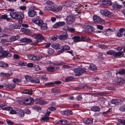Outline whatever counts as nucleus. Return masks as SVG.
<instances>
[{"label": "nucleus", "mask_w": 125, "mask_h": 125, "mask_svg": "<svg viewBox=\"0 0 125 125\" xmlns=\"http://www.w3.org/2000/svg\"><path fill=\"white\" fill-rule=\"evenodd\" d=\"M73 71L75 73V75L76 76H79L82 73H84L86 72L85 70L84 69L81 68H75Z\"/></svg>", "instance_id": "1"}, {"label": "nucleus", "mask_w": 125, "mask_h": 125, "mask_svg": "<svg viewBox=\"0 0 125 125\" xmlns=\"http://www.w3.org/2000/svg\"><path fill=\"white\" fill-rule=\"evenodd\" d=\"M25 78L28 81H30L32 83H40L39 79L38 78H36L32 79V78L31 77L29 76H25Z\"/></svg>", "instance_id": "2"}, {"label": "nucleus", "mask_w": 125, "mask_h": 125, "mask_svg": "<svg viewBox=\"0 0 125 125\" xmlns=\"http://www.w3.org/2000/svg\"><path fill=\"white\" fill-rule=\"evenodd\" d=\"M36 37L37 39L36 40V41L32 44L33 45H36L39 42H40L42 40L44 39L43 37L42 36V35L40 34H37L36 36Z\"/></svg>", "instance_id": "3"}, {"label": "nucleus", "mask_w": 125, "mask_h": 125, "mask_svg": "<svg viewBox=\"0 0 125 125\" xmlns=\"http://www.w3.org/2000/svg\"><path fill=\"white\" fill-rule=\"evenodd\" d=\"M113 84L118 85H121L125 83V80L121 78H118L117 80H114L113 81Z\"/></svg>", "instance_id": "4"}, {"label": "nucleus", "mask_w": 125, "mask_h": 125, "mask_svg": "<svg viewBox=\"0 0 125 125\" xmlns=\"http://www.w3.org/2000/svg\"><path fill=\"white\" fill-rule=\"evenodd\" d=\"M31 22L39 26H41L44 23L42 20L35 18H33Z\"/></svg>", "instance_id": "5"}, {"label": "nucleus", "mask_w": 125, "mask_h": 125, "mask_svg": "<svg viewBox=\"0 0 125 125\" xmlns=\"http://www.w3.org/2000/svg\"><path fill=\"white\" fill-rule=\"evenodd\" d=\"M93 19L94 22L96 23H104V21L99 16L94 15L93 17Z\"/></svg>", "instance_id": "6"}, {"label": "nucleus", "mask_w": 125, "mask_h": 125, "mask_svg": "<svg viewBox=\"0 0 125 125\" xmlns=\"http://www.w3.org/2000/svg\"><path fill=\"white\" fill-rule=\"evenodd\" d=\"M65 20L67 23L69 24H70L74 22V21L73 17L71 15L68 16Z\"/></svg>", "instance_id": "7"}, {"label": "nucleus", "mask_w": 125, "mask_h": 125, "mask_svg": "<svg viewBox=\"0 0 125 125\" xmlns=\"http://www.w3.org/2000/svg\"><path fill=\"white\" fill-rule=\"evenodd\" d=\"M100 12L102 15L105 16H108L111 14V13L109 11L105 9L101 10Z\"/></svg>", "instance_id": "8"}, {"label": "nucleus", "mask_w": 125, "mask_h": 125, "mask_svg": "<svg viewBox=\"0 0 125 125\" xmlns=\"http://www.w3.org/2000/svg\"><path fill=\"white\" fill-rule=\"evenodd\" d=\"M1 53V54H0V57H10L11 56V54L5 51L3 52L2 51Z\"/></svg>", "instance_id": "9"}, {"label": "nucleus", "mask_w": 125, "mask_h": 125, "mask_svg": "<svg viewBox=\"0 0 125 125\" xmlns=\"http://www.w3.org/2000/svg\"><path fill=\"white\" fill-rule=\"evenodd\" d=\"M72 39L73 40V41L77 42L83 41V39L84 38L82 36L80 37L78 36H75L73 37Z\"/></svg>", "instance_id": "10"}, {"label": "nucleus", "mask_w": 125, "mask_h": 125, "mask_svg": "<svg viewBox=\"0 0 125 125\" xmlns=\"http://www.w3.org/2000/svg\"><path fill=\"white\" fill-rule=\"evenodd\" d=\"M61 114L63 115H69L72 114V112L70 110H66L61 111Z\"/></svg>", "instance_id": "11"}, {"label": "nucleus", "mask_w": 125, "mask_h": 125, "mask_svg": "<svg viewBox=\"0 0 125 125\" xmlns=\"http://www.w3.org/2000/svg\"><path fill=\"white\" fill-rule=\"evenodd\" d=\"M68 34L67 32H64L62 34L59 36V38L60 40H65L67 39L68 36Z\"/></svg>", "instance_id": "12"}, {"label": "nucleus", "mask_w": 125, "mask_h": 125, "mask_svg": "<svg viewBox=\"0 0 125 125\" xmlns=\"http://www.w3.org/2000/svg\"><path fill=\"white\" fill-rule=\"evenodd\" d=\"M93 119L91 118H87L84 119L83 122L85 124H89L92 123L93 122Z\"/></svg>", "instance_id": "13"}, {"label": "nucleus", "mask_w": 125, "mask_h": 125, "mask_svg": "<svg viewBox=\"0 0 125 125\" xmlns=\"http://www.w3.org/2000/svg\"><path fill=\"white\" fill-rule=\"evenodd\" d=\"M121 100L119 99H112L111 101V103L113 104L117 105L122 102Z\"/></svg>", "instance_id": "14"}, {"label": "nucleus", "mask_w": 125, "mask_h": 125, "mask_svg": "<svg viewBox=\"0 0 125 125\" xmlns=\"http://www.w3.org/2000/svg\"><path fill=\"white\" fill-rule=\"evenodd\" d=\"M62 7L61 6H58L53 7V11L55 12H59L62 10Z\"/></svg>", "instance_id": "15"}, {"label": "nucleus", "mask_w": 125, "mask_h": 125, "mask_svg": "<svg viewBox=\"0 0 125 125\" xmlns=\"http://www.w3.org/2000/svg\"><path fill=\"white\" fill-rule=\"evenodd\" d=\"M125 31V29H124L120 28L117 33V36L118 37H121L123 34V32Z\"/></svg>", "instance_id": "16"}, {"label": "nucleus", "mask_w": 125, "mask_h": 125, "mask_svg": "<svg viewBox=\"0 0 125 125\" xmlns=\"http://www.w3.org/2000/svg\"><path fill=\"white\" fill-rule=\"evenodd\" d=\"M21 25H18L14 23L13 24H11L9 26L10 28L12 29H19L20 28Z\"/></svg>", "instance_id": "17"}, {"label": "nucleus", "mask_w": 125, "mask_h": 125, "mask_svg": "<svg viewBox=\"0 0 125 125\" xmlns=\"http://www.w3.org/2000/svg\"><path fill=\"white\" fill-rule=\"evenodd\" d=\"M20 41L23 42H32L31 39L26 38H23L21 39H20Z\"/></svg>", "instance_id": "18"}, {"label": "nucleus", "mask_w": 125, "mask_h": 125, "mask_svg": "<svg viewBox=\"0 0 125 125\" xmlns=\"http://www.w3.org/2000/svg\"><path fill=\"white\" fill-rule=\"evenodd\" d=\"M65 23L64 21H59L56 23L54 25V27H58L65 25Z\"/></svg>", "instance_id": "19"}, {"label": "nucleus", "mask_w": 125, "mask_h": 125, "mask_svg": "<svg viewBox=\"0 0 125 125\" xmlns=\"http://www.w3.org/2000/svg\"><path fill=\"white\" fill-rule=\"evenodd\" d=\"M94 29V27L88 26L85 27V30L86 31L89 32H91L93 31Z\"/></svg>", "instance_id": "20"}, {"label": "nucleus", "mask_w": 125, "mask_h": 125, "mask_svg": "<svg viewBox=\"0 0 125 125\" xmlns=\"http://www.w3.org/2000/svg\"><path fill=\"white\" fill-rule=\"evenodd\" d=\"M36 12L34 10H31L29 11L28 12V14L29 16L33 17L35 15Z\"/></svg>", "instance_id": "21"}, {"label": "nucleus", "mask_w": 125, "mask_h": 125, "mask_svg": "<svg viewBox=\"0 0 125 125\" xmlns=\"http://www.w3.org/2000/svg\"><path fill=\"white\" fill-rule=\"evenodd\" d=\"M12 73L11 71H9L8 72L6 73H1V75L4 76L8 77L12 75Z\"/></svg>", "instance_id": "22"}, {"label": "nucleus", "mask_w": 125, "mask_h": 125, "mask_svg": "<svg viewBox=\"0 0 125 125\" xmlns=\"http://www.w3.org/2000/svg\"><path fill=\"white\" fill-rule=\"evenodd\" d=\"M51 46L54 49H58L61 48V46L58 44L54 43L51 45Z\"/></svg>", "instance_id": "23"}, {"label": "nucleus", "mask_w": 125, "mask_h": 125, "mask_svg": "<svg viewBox=\"0 0 125 125\" xmlns=\"http://www.w3.org/2000/svg\"><path fill=\"white\" fill-rule=\"evenodd\" d=\"M97 67L95 65L91 64L90 65V70L92 71H96Z\"/></svg>", "instance_id": "24"}, {"label": "nucleus", "mask_w": 125, "mask_h": 125, "mask_svg": "<svg viewBox=\"0 0 125 125\" xmlns=\"http://www.w3.org/2000/svg\"><path fill=\"white\" fill-rule=\"evenodd\" d=\"M52 91L53 93L55 94H58L60 92V89L58 87H56L53 89H52Z\"/></svg>", "instance_id": "25"}, {"label": "nucleus", "mask_w": 125, "mask_h": 125, "mask_svg": "<svg viewBox=\"0 0 125 125\" xmlns=\"http://www.w3.org/2000/svg\"><path fill=\"white\" fill-rule=\"evenodd\" d=\"M18 12H11L10 13V15L11 17L14 19H16L17 18Z\"/></svg>", "instance_id": "26"}, {"label": "nucleus", "mask_w": 125, "mask_h": 125, "mask_svg": "<svg viewBox=\"0 0 125 125\" xmlns=\"http://www.w3.org/2000/svg\"><path fill=\"white\" fill-rule=\"evenodd\" d=\"M24 17V15L23 13L21 12H18L17 19H22Z\"/></svg>", "instance_id": "27"}, {"label": "nucleus", "mask_w": 125, "mask_h": 125, "mask_svg": "<svg viewBox=\"0 0 125 125\" xmlns=\"http://www.w3.org/2000/svg\"><path fill=\"white\" fill-rule=\"evenodd\" d=\"M114 10H118L122 8L121 5L118 4H115L113 6Z\"/></svg>", "instance_id": "28"}, {"label": "nucleus", "mask_w": 125, "mask_h": 125, "mask_svg": "<svg viewBox=\"0 0 125 125\" xmlns=\"http://www.w3.org/2000/svg\"><path fill=\"white\" fill-rule=\"evenodd\" d=\"M2 44L3 45H8L10 44L9 43V42L7 40V39H2L0 41Z\"/></svg>", "instance_id": "29"}, {"label": "nucleus", "mask_w": 125, "mask_h": 125, "mask_svg": "<svg viewBox=\"0 0 125 125\" xmlns=\"http://www.w3.org/2000/svg\"><path fill=\"white\" fill-rule=\"evenodd\" d=\"M24 93L26 94H28L29 95H31L32 93V91L31 89L25 90L23 91Z\"/></svg>", "instance_id": "30"}, {"label": "nucleus", "mask_w": 125, "mask_h": 125, "mask_svg": "<svg viewBox=\"0 0 125 125\" xmlns=\"http://www.w3.org/2000/svg\"><path fill=\"white\" fill-rule=\"evenodd\" d=\"M19 37L18 35L15 36H13L10 37V41L12 42H14L18 39Z\"/></svg>", "instance_id": "31"}, {"label": "nucleus", "mask_w": 125, "mask_h": 125, "mask_svg": "<svg viewBox=\"0 0 125 125\" xmlns=\"http://www.w3.org/2000/svg\"><path fill=\"white\" fill-rule=\"evenodd\" d=\"M68 122L67 120H64L59 121L58 122H56V123L62 124H66L68 123Z\"/></svg>", "instance_id": "32"}, {"label": "nucleus", "mask_w": 125, "mask_h": 125, "mask_svg": "<svg viewBox=\"0 0 125 125\" xmlns=\"http://www.w3.org/2000/svg\"><path fill=\"white\" fill-rule=\"evenodd\" d=\"M5 87L8 88L9 89H12L15 87V85L13 84H5Z\"/></svg>", "instance_id": "33"}, {"label": "nucleus", "mask_w": 125, "mask_h": 125, "mask_svg": "<svg viewBox=\"0 0 125 125\" xmlns=\"http://www.w3.org/2000/svg\"><path fill=\"white\" fill-rule=\"evenodd\" d=\"M21 30L22 31L27 34L29 33L30 32V30L25 28H21Z\"/></svg>", "instance_id": "34"}, {"label": "nucleus", "mask_w": 125, "mask_h": 125, "mask_svg": "<svg viewBox=\"0 0 125 125\" xmlns=\"http://www.w3.org/2000/svg\"><path fill=\"white\" fill-rule=\"evenodd\" d=\"M100 108L97 106L92 107L91 108V110L94 112L99 111L100 110Z\"/></svg>", "instance_id": "35"}, {"label": "nucleus", "mask_w": 125, "mask_h": 125, "mask_svg": "<svg viewBox=\"0 0 125 125\" xmlns=\"http://www.w3.org/2000/svg\"><path fill=\"white\" fill-rule=\"evenodd\" d=\"M19 110V111L18 113L19 114L18 115L21 117H23L25 114L24 111L22 110Z\"/></svg>", "instance_id": "36"}, {"label": "nucleus", "mask_w": 125, "mask_h": 125, "mask_svg": "<svg viewBox=\"0 0 125 125\" xmlns=\"http://www.w3.org/2000/svg\"><path fill=\"white\" fill-rule=\"evenodd\" d=\"M42 99L41 98L36 99H35V102L36 104H42Z\"/></svg>", "instance_id": "37"}, {"label": "nucleus", "mask_w": 125, "mask_h": 125, "mask_svg": "<svg viewBox=\"0 0 125 125\" xmlns=\"http://www.w3.org/2000/svg\"><path fill=\"white\" fill-rule=\"evenodd\" d=\"M62 49L63 51L64 50L67 51L69 50L70 49V47L68 45H65L62 47Z\"/></svg>", "instance_id": "38"}, {"label": "nucleus", "mask_w": 125, "mask_h": 125, "mask_svg": "<svg viewBox=\"0 0 125 125\" xmlns=\"http://www.w3.org/2000/svg\"><path fill=\"white\" fill-rule=\"evenodd\" d=\"M104 2V4L107 6L111 5L112 4V2L110 0H105Z\"/></svg>", "instance_id": "39"}, {"label": "nucleus", "mask_w": 125, "mask_h": 125, "mask_svg": "<svg viewBox=\"0 0 125 125\" xmlns=\"http://www.w3.org/2000/svg\"><path fill=\"white\" fill-rule=\"evenodd\" d=\"M123 53V52H115L114 57H115L117 56H120L122 55Z\"/></svg>", "instance_id": "40"}, {"label": "nucleus", "mask_w": 125, "mask_h": 125, "mask_svg": "<svg viewBox=\"0 0 125 125\" xmlns=\"http://www.w3.org/2000/svg\"><path fill=\"white\" fill-rule=\"evenodd\" d=\"M12 81L14 83H15L21 82V79L19 80L18 78H14L13 79Z\"/></svg>", "instance_id": "41"}, {"label": "nucleus", "mask_w": 125, "mask_h": 125, "mask_svg": "<svg viewBox=\"0 0 125 125\" xmlns=\"http://www.w3.org/2000/svg\"><path fill=\"white\" fill-rule=\"evenodd\" d=\"M12 108H11L10 109V113L11 114H16L18 113V111H19V110H16V111H15L14 110H11V109Z\"/></svg>", "instance_id": "42"}, {"label": "nucleus", "mask_w": 125, "mask_h": 125, "mask_svg": "<svg viewBox=\"0 0 125 125\" xmlns=\"http://www.w3.org/2000/svg\"><path fill=\"white\" fill-rule=\"evenodd\" d=\"M55 68L53 67H50L47 68V70L49 72H52L54 71Z\"/></svg>", "instance_id": "43"}, {"label": "nucleus", "mask_w": 125, "mask_h": 125, "mask_svg": "<svg viewBox=\"0 0 125 125\" xmlns=\"http://www.w3.org/2000/svg\"><path fill=\"white\" fill-rule=\"evenodd\" d=\"M115 52L113 50H110L106 52V53L107 54L113 55L114 56L115 54Z\"/></svg>", "instance_id": "44"}, {"label": "nucleus", "mask_w": 125, "mask_h": 125, "mask_svg": "<svg viewBox=\"0 0 125 125\" xmlns=\"http://www.w3.org/2000/svg\"><path fill=\"white\" fill-rule=\"evenodd\" d=\"M0 66L1 67H6L8 66V65L7 63L1 62L0 63Z\"/></svg>", "instance_id": "45"}, {"label": "nucleus", "mask_w": 125, "mask_h": 125, "mask_svg": "<svg viewBox=\"0 0 125 125\" xmlns=\"http://www.w3.org/2000/svg\"><path fill=\"white\" fill-rule=\"evenodd\" d=\"M20 103L21 104H25V102H29V98L26 99H25L22 100L20 101Z\"/></svg>", "instance_id": "46"}, {"label": "nucleus", "mask_w": 125, "mask_h": 125, "mask_svg": "<svg viewBox=\"0 0 125 125\" xmlns=\"http://www.w3.org/2000/svg\"><path fill=\"white\" fill-rule=\"evenodd\" d=\"M49 119V118L48 117H47V116H46L44 115L43 117L41 118V120L46 121L48 120Z\"/></svg>", "instance_id": "47"}, {"label": "nucleus", "mask_w": 125, "mask_h": 125, "mask_svg": "<svg viewBox=\"0 0 125 125\" xmlns=\"http://www.w3.org/2000/svg\"><path fill=\"white\" fill-rule=\"evenodd\" d=\"M53 7H52L46 6L45 7V10H51L53 11Z\"/></svg>", "instance_id": "48"}, {"label": "nucleus", "mask_w": 125, "mask_h": 125, "mask_svg": "<svg viewBox=\"0 0 125 125\" xmlns=\"http://www.w3.org/2000/svg\"><path fill=\"white\" fill-rule=\"evenodd\" d=\"M43 25H42L41 26V29L42 30H44L46 29L47 28V24L46 23L43 24Z\"/></svg>", "instance_id": "49"}, {"label": "nucleus", "mask_w": 125, "mask_h": 125, "mask_svg": "<svg viewBox=\"0 0 125 125\" xmlns=\"http://www.w3.org/2000/svg\"><path fill=\"white\" fill-rule=\"evenodd\" d=\"M33 102V99L32 98H29V102H28L26 104H27V105H29L30 104H32Z\"/></svg>", "instance_id": "50"}, {"label": "nucleus", "mask_w": 125, "mask_h": 125, "mask_svg": "<svg viewBox=\"0 0 125 125\" xmlns=\"http://www.w3.org/2000/svg\"><path fill=\"white\" fill-rule=\"evenodd\" d=\"M83 37L84 38V39H83V41H84L86 42L88 41H90L91 39L89 37Z\"/></svg>", "instance_id": "51"}, {"label": "nucleus", "mask_w": 125, "mask_h": 125, "mask_svg": "<svg viewBox=\"0 0 125 125\" xmlns=\"http://www.w3.org/2000/svg\"><path fill=\"white\" fill-rule=\"evenodd\" d=\"M54 84L52 82H51L50 83H45V85L47 86H51Z\"/></svg>", "instance_id": "52"}, {"label": "nucleus", "mask_w": 125, "mask_h": 125, "mask_svg": "<svg viewBox=\"0 0 125 125\" xmlns=\"http://www.w3.org/2000/svg\"><path fill=\"white\" fill-rule=\"evenodd\" d=\"M118 73L120 74H125V70L123 69L120 70L118 72Z\"/></svg>", "instance_id": "53"}, {"label": "nucleus", "mask_w": 125, "mask_h": 125, "mask_svg": "<svg viewBox=\"0 0 125 125\" xmlns=\"http://www.w3.org/2000/svg\"><path fill=\"white\" fill-rule=\"evenodd\" d=\"M118 121L122 124H125V120L122 119H119Z\"/></svg>", "instance_id": "54"}, {"label": "nucleus", "mask_w": 125, "mask_h": 125, "mask_svg": "<svg viewBox=\"0 0 125 125\" xmlns=\"http://www.w3.org/2000/svg\"><path fill=\"white\" fill-rule=\"evenodd\" d=\"M67 30L73 32L75 31V29L73 28H72L71 27H68Z\"/></svg>", "instance_id": "55"}, {"label": "nucleus", "mask_w": 125, "mask_h": 125, "mask_svg": "<svg viewBox=\"0 0 125 125\" xmlns=\"http://www.w3.org/2000/svg\"><path fill=\"white\" fill-rule=\"evenodd\" d=\"M106 75L108 77H110L111 75V73L109 71H107L105 72Z\"/></svg>", "instance_id": "56"}, {"label": "nucleus", "mask_w": 125, "mask_h": 125, "mask_svg": "<svg viewBox=\"0 0 125 125\" xmlns=\"http://www.w3.org/2000/svg\"><path fill=\"white\" fill-rule=\"evenodd\" d=\"M34 68L36 71H37L41 70V69L39 67V65H35Z\"/></svg>", "instance_id": "57"}, {"label": "nucleus", "mask_w": 125, "mask_h": 125, "mask_svg": "<svg viewBox=\"0 0 125 125\" xmlns=\"http://www.w3.org/2000/svg\"><path fill=\"white\" fill-rule=\"evenodd\" d=\"M48 109H49V110L51 111H53L56 110V108L55 107L52 106L48 108Z\"/></svg>", "instance_id": "58"}, {"label": "nucleus", "mask_w": 125, "mask_h": 125, "mask_svg": "<svg viewBox=\"0 0 125 125\" xmlns=\"http://www.w3.org/2000/svg\"><path fill=\"white\" fill-rule=\"evenodd\" d=\"M11 108L10 107H5L4 108H2V109L3 110H9Z\"/></svg>", "instance_id": "59"}, {"label": "nucleus", "mask_w": 125, "mask_h": 125, "mask_svg": "<svg viewBox=\"0 0 125 125\" xmlns=\"http://www.w3.org/2000/svg\"><path fill=\"white\" fill-rule=\"evenodd\" d=\"M98 46L99 47L102 49H104L106 48V46L105 45H99Z\"/></svg>", "instance_id": "60"}, {"label": "nucleus", "mask_w": 125, "mask_h": 125, "mask_svg": "<svg viewBox=\"0 0 125 125\" xmlns=\"http://www.w3.org/2000/svg\"><path fill=\"white\" fill-rule=\"evenodd\" d=\"M72 78L71 77H69L66 78L65 79V80L66 82H68L72 79Z\"/></svg>", "instance_id": "61"}, {"label": "nucleus", "mask_w": 125, "mask_h": 125, "mask_svg": "<svg viewBox=\"0 0 125 125\" xmlns=\"http://www.w3.org/2000/svg\"><path fill=\"white\" fill-rule=\"evenodd\" d=\"M120 110L122 112L125 111V107L123 106H121L119 108Z\"/></svg>", "instance_id": "62"}, {"label": "nucleus", "mask_w": 125, "mask_h": 125, "mask_svg": "<svg viewBox=\"0 0 125 125\" xmlns=\"http://www.w3.org/2000/svg\"><path fill=\"white\" fill-rule=\"evenodd\" d=\"M41 79L42 80L46 81L47 80V78L46 77V75L44 76L41 78Z\"/></svg>", "instance_id": "63"}, {"label": "nucleus", "mask_w": 125, "mask_h": 125, "mask_svg": "<svg viewBox=\"0 0 125 125\" xmlns=\"http://www.w3.org/2000/svg\"><path fill=\"white\" fill-rule=\"evenodd\" d=\"M71 67L70 66H68L67 65H65L62 66V68L65 69H68L70 68Z\"/></svg>", "instance_id": "64"}]
</instances>
